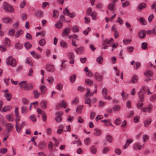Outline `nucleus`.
<instances>
[{
    "mask_svg": "<svg viewBox=\"0 0 156 156\" xmlns=\"http://www.w3.org/2000/svg\"><path fill=\"white\" fill-rule=\"evenodd\" d=\"M73 31L75 32H77L79 31V28L76 25H74L72 28Z\"/></svg>",
    "mask_w": 156,
    "mask_h": 156,
    "instance_id": "nucleus-53",
    "label": "nucleus"
},
{
    "mask_svg": "<svg viewBox=\"0 0 156 156\" xmlns=\"http://www.w3.org/2000/svg\"><path fill=\"white\" fill-rule=\"evenodd\" d=\"M68 56L70 60L69 63L71 64H73L74 62L75 56L72 52H69L68 54Z\"/></svg>",
    "mask_w": 156,
    "mask_h": 156,
    "instance_id": "nucleus-4",
    "label": "nucleus"
},
{
    "mask_svg": "<svg viewBox=\"0 0 156 156\" xmlns=\"http://www.w3.org/2000/svg\"><path fill=\"white\" fill-rule=\"evenodd\" d=\"M5 46L9 47L10 44V41L8 37H6L5 39Z\"/></svg>",
    "mask_w": 156,
    "mask_h": 156,
    "instance_id": "nucleus-28",
    "label": "nucleus"
},
{
    "mask_svg": "<svg viewBox=\"0 0 156 156\" xmlns=\"http://www.w3.org/2000/svg\"><path fill=\"white\" fill-rule=\"evenodd\" d=\"M25 62L26 63L29 64L31 66H33V63L31 62L29 60L28 58H26L25 60Z\"/></svg>",
    "mask_w": 156,
    "mask_h": 156,
    "instance_id": "nucleus-62",
    "label": "nucleus"
},
{
    "mask_svg": "<svg viewBox=\"0 0 156 156\" xmlns=\"http://www.w3.org/2000/svg\"><path fill=\"white\" fill-rule=\"evenodd\" d=\"M34 85L31 83H28L26 85V87H24V90H30L33 88Z\"/></svg>",
    "mask_w": 156,
    "mask_h": 156,
    "instance_id": "nucleus-9",
    "label": "nucleus"
},
{
    "mask_svg": "<svg viewBox=\"0 0 156 156\" xmlns=\"http://www.w3.org/2000/svg\"><path fill=\"white\" fill-rule=\"evenodd\" d=\"M7 64L8 65H10L12 67L16 66V61L14 58H12L11 56L8 57L6 59Z\"/></svg>",
    "mask_w": 156,
    "mask_h": 156,
    "instance_id": "nucleus-1",
    "label": "nucleus"
},
{
    "mask_svg": "<svg viewBox=\"0 0 156 156\" xmlns=\"http://www.w3.org/2000/svg\"><path fill=\"white\" fill-rule=\"evenodd\" d=\"M138 79V77L136 75L133 76L131 79V83H136Z\"/></svg>",
    "mask_w": 156,
    "mask_h": 156,
    "instance_id": "nucleus-23",
    "label": "nucleus"
},
{
    "mask_svg": "<svg viewBox=\"0 0 156 156\" xmlns=\"http://www.w3.org/2000/svg\"><path fill=\"white\" fill-rule=\"evenodd\" d=\"M90 151L93 154H95L97 151L96 146L95 145H93L90 148Z\"/></svg>",
    "mask_w": 156,
    "mask_h": 156,
    "instance_id": "nucleus-25",
    "label": "nucleus"
},
{
    "mask_svg": "<svg viewBox=\"0 0 156 156\" xmlns=\"http://www.w3.org/2000/svg\"><path fill=\"white\" fill-rule=\"evenodd\" d=\"M83 105H80L78 106L76 109V112L77 113H80L82 112V110L83 109Z\"/></svg>",
    "mask_w": 156,
    "mask_h": 156,
    "instance_id": "nucleus-32",
    "label": "nucleus"
},
{
    "mask_svg": "<svg viewBox=\"0 0 156 156\" xmlns=\"http://www.w3.org/2000/svg\"><path fill=\"white\" fill-rule=\"evenodd\" d=\"M139 21L142 24L144 25H145L147 23V21L141 17L139 18Z\"/></svg>",
    "mask_w": 156,
    "mask_h": 156,
    "instance_id": "nucleus-35",
    "label": "nucleus"
},
{
    "mask_svg": "<svg viewBox=\"0 0 156 156\" xmlns=\"http://www.w3.org/2000/svg\"><path fill=\"white\" fill-rule=\"evenodd\" d=\"M12 21V19L9 17H4L2 19V22L5 23H8Z\"/></svg>",
    "mask_w": 156,
    "mask_h": 156,
    "instance_id": "nucleus-15",
    "label": "nucleus"
},
{
    "mask_svg": "<svg viewBox=\"0 0 156 156\" xmlns=\"http://www.w3.org/2000/svg\"><path fill=\"white\" fill-rule=\"evenodd\" d=\"M147 90H148V89H147V87L144 86L141 89L140 91L138 93V94H139L140 93L145 94Z\"/></svg>",
    "mask_w": 156,
    "mask_h": 156,
    "instance_id": "nucleus-18",
    "label": "nucleus"
},
{
    "mask_svg": "<svg viewBox=\"0 0 156 156\" xmlns=\"http://www.w3.org/2000/svg\"><path fill=\"white\" fill-rule=\"evenodd\" d=\"M63 85L61 83H59L57 84L56 87V89L59 91L61 90L63 88Z\"/></svg>",
    "mask_w": 156,
    "mask_h": 156,
    "instance_id": "nucleus-33",
    "label": "nucleus"
},
{
    "mask_svg": "<svg viewBox=\"0 0 156 156\" xmlns=\"http://www.w3.org/2000/svg\"><path fill=\"white\" fill-rule=\"evenodd\" d=\"M101 133V131L99 129L95 128L94 130L93 134L94 135L97 136H100Z\"/></svg>",
    "mask_w": 156,
    "mask_h": 156,
    "instance_id": "nucleus-17",
    "label": "nucleus"
},
{
    "mask_svg": "<svg viewBox=\"0 0 156 156\" xmlns=\"http://www.w3.org/2000/svg\"><path fill=\"white\" fill-rule=\"evenodd\" d=\"M55 119L57 122H59L62 120V119L61 115H56Z\"/></svg>",
    "mask_w": 156,
    "mask_h": 156,
    "instance_id": "nucleus-39",
    "label": "nucleus"
},
{
    "mask_svg": "<svg viewBox=\"0 0 156 156\" xmlns=\"http://www.w3.org/2000/svg\"><path fill=\"white\" fill-rule=\"evenodd\" d=\"M40 104L42 108L43 109H46L47 106V101L44 100H42L40 102Z\"/></svg>",
    "mask_w": 156,
    "mask_h": 156,
    "instance_id": "nucleus-19",
    "label": "nucleus"
},
{
    "mask_svg": "<svg viewBox=\"0 0 156 156\" xmlns=\"http://www.w3.org/2000/svg\"><path fill=\"white\" fill-rule=\"evenodd\" d=\"M46 69L48 72H52L55 70L53 65L50 64H48L46 66Z\"/></svg>",
    "mask_w": 156,
    "mask_h": 156,
    "instance_id": "nucleus-7",
    "label": "nucleus"
},
{
    "mask_svg": "<svg viewBox=\"0 0 156 156\" xmlns=\"http://www.w3.org/2000/svg\"><path fill=\"white\" fill-rule=\"evenodd\" d=\"M5 128L9 132L13 128V125L11 123H7L6 124Z\"/></svg>",
    "mask_w": 156,
    "mask_h": 156,
    "instance_id": "nucleus-14",
    "label": "nucleus"
},
{
    "mask_svg": "<svg viewBox=\"0 0 156 156\" xmlns=\"http://www.w3.org/2000/svg\"><path fill=\"white\" fill-rule=\"evenodd\" d=\"M33 94L34 97L35 98H38L41 94V93L39 92L37 90H34L33 91Z\"/></svg>",
    "mask_w": 156,
    "mask_h": 156,
    "instance_id": "nucleus-21",
    "label": "nucleus"
},
{
    "mask_svg": "<svg viewBox=\"0 0 156 156\" xmlns=\"http://www.w3.org/2000/svg\"><path fill=\"white\" fill-rule=\"evenodd\" d=\"M26 125V123L24 122H23L21 123V125L18 126L19 125H16V131L19 133L20 132L22 129L23 127Z\"/></svg>",
    "mask_w": 156,
    "mask_h": 156,
    "instance_id": "nucleus-5",
    "label": "nucleus"
},
{
    "mask_svg": "<svg viewBox=\"0 0 156 156\" xmlns=\"http://www.w3.org/2000/svg\"><path fill=\"white\" fill-rule=\"evenodd\" d=\"M94 78L96 80L99 81H101L103 79L102 76L98 73H94Z\"/></svg>",
    "mask_w": 156,
    "mask_h": 156,
    "instance_id": "nucleus-6",
    "label": "nucleus"
},
{
    "mask_svg": "<svg viewBox=\"0 0 156 156\" xmlns=\"http://www.w3.org/2000/svg\"><path fill=\"white\" fill-rule=\"evenodd\" d=\"M153 106L151 104H149L148 105L147 107H144L141 108V110L143 112H148L149 113L151 112Z\"/></svg>",
    "mask_w": 156,
    "mask_h": 156,
    "instance_id": "nucleus-3",
    "label": "nucleus"
},
{
    "mask_svg": "<svg viewBox=\"0 0 156 156\" xmlns=\"http://www.w3.org/2000/svg\"><path fill=\"white\" fill-rule=\"evenodd\" d=\"M156 32V30L154 28L151 30H148L147 32V34H154Z\"/></svg>",
    "mask_w": 156,
    "mask_h": 156,
    "instance_id": "nucleus-60",
    "label": "nucleus"
},
{
    "mask_svg": "<svg viewBox=\"0 0 156 156\" xmlns=\"http://www.w3.org/2000/svg\"><path fill=\"white\" fill-rule=\"evenodd\" d=\"M59 105L61 108H66L67 106V104L64 101H61L59 103Z\"/></svg>",
    "mask_w": 156,
    "mask_h": 156,
    "instance_id": "nucleus-26",
    "label": "nucleus"
},
{
    "mask_svg": "<svg viewBox=\"0 0 156 156\" xmlns=\"http://www.w3.org/2000/svg\"><path fill=\"white\" fill-rule=\"evenodd\" d=\"M31 54L33 56L34 58L38 59L41 58V56L40 55L37 53H36L35 51H32L30 52Z\"/></svg>",
    "mask_w": 156,
    "mask_h": 156,
    "instance_id": "nucleus-13",
    "label": "nucleus"
},
{
    "mask_svg": "<svg viewBox=\"0 0 156 156\" xmlns=\"http://www.w3.org/2000/svg\"><path fill=\"white\" fill-rule=\"evenodd\" d=\"M115 5V4L114 3L109 4L108 5V9L111 11H113Z\"/></svg>",
    "mask_w": 156,
    "mask_h": 156,
    "instance_id": "nucleus-29",
    "label": "nucleus"
},
{
    "mask_svg": "<svg viewBox=\"0 0 156 156\" xmlns=\"http://www.w3.org/2000/svg\"><path fill=\"white\" fill-rule=\"evenodd\" d=\"M38 147L41 150L45 149L46 147L45 143L43 142H41L38 144Z\"/></svg>",
    "mask_w": 156,
    "mask_h": 156,
    "instance_id": "nucleus-10",
    "label": "nucleus"
},
{
    "mask_svg": "<svg viewBox=\"0 0 156 156\" xmlns=\"http://www.w3.org/2000/svg\"><path fill=\"white\" fill-rule=\"evenodd\" d=\"M78 37V36L76 34H74L71 35H70L69 37V39H76Z\"/></svg>",
    "mask_w": 156,
    "mask_h": 156,
    "instance_id": "nucleus-61",
    "label": "nucleus"
},
{
    "mask_svg": "<svg viewBox=\"0 0 156 156\" xmlns=\"http://www.w3.org/2000/svg\"><path fill=\"white\" fill-rule=\"evenodd\" d=\"M101 93L102 95L103 96V97L104 98V97H105V96H106L107 94V89H106L105 87L102 90Z\"/></svg>",
    "mask_w": 156,
    "mask_h": 156,
    "instance_id": "nucleus-45",
    "label": "nucleus"
},
{
    "mask_svg": "<svg viewBox=\"0 0 156 156\" xmlns=\"http://www.w3.org/2000/svg\"><path fill=\"white\" fill-rule=\"evenodd\" d=\"M153 72L151 71H147L145 73V75L147 77L151 76L153 75Z\"/></svg>",
    "mask_w": 156,
    "mask_h": 156,
    "instance_id": "nucleus-40",
    "label": "nucleus"
},
{
    "mask_svg": "<svg viewBox=\"0 0 156 156\" xmlns=\"http://www.w3.org/2000/svg\"><path fill=\"white\" fill-rule=\"evenodd\" d=\"M103 61V58L101 56L98 57L96 59L97 62L100 64H101Z\"/></svg>",
    "mask_w": 156,
    "mask_h": 156,
    "instance_id": "nucleus-44",
    "label": "nucleus"
},
{
    "mask_svg": "<svg viewBox=\"0 0 156 156\" xmlns=\"http://www.w3.org/2000/svg\"><path fill=\"white\" fill-rule=\"evenodd\" d=\"M4 9L8 12H14V9L12 6L6 2H5L3 6Z\"/></svg>",
    "mask_w": 156,
    "mask_h": 156,
    "instance_id": "nucleus-2",
    "label": "nucleus"
},
{
    "mask_svg": "<svg viewBox=\"0 0 156 156\" xmlns=\"http://www.w3.org/2000/svg\"><path fill=\"white\" fill-rule=\"evenodd\" d=\"M146 7V4L144 3H143L139 5V9L140 10H142L143 9L145 8Z\"/></svg>",
    "mask_w": 156,
    "mask_h": 156,
    "instance_id": "nucleus-49",
    "label": "nucleus"
},
{
    "mask_svg": "<svg viewBox=\"0 0 156 156\" xmlns=\"http://www.w3.org/2000/svg\"><path fill=\"white\" fill-rule=\"evenodd\" d=\"M27 84V82L26 81H23L19 84V86L20 88L24 90Z\"/></svg>",
    "mask_w": 156,
    "mask_h": 156,
    "instance_id": "nucleus-16",
    "label": "nucleus"
},
{
    "mask_svg": "<svg viewBox=\"0 0 156 156\" xmlns=\"http://www.w3.org/2000/svg\"><path fill=\"white\" fill-rule=\"evenodd\" d=\"M138 35L140 39H143L145 38V31L141 30L140 31L138 32Z\"/></svg>",
    "mask_w": 156,
    "mask_h": 156,
    "instance_id": "nucleus-8",
    "label": "nucleus"
},
{
    "mask_svg": "<svg viewBox=\"0 0 156 156\" xmlns=\"http://www.w3.org/2000/svg\"><path fill=\"white\" fill-rule=\"evenodd\" d=\"M144 94L142 93L141 94H138L139 98L142 102H143L144 101Z\"/></svg>",
    "mask_w": 156,
    "mask_h": 156,
    "instance_id": "nucleus-59",
    "label": "nucleus"
},
{
    "mask_svg": "<svg viewBox=\"0 0 156 156\" xmlns=\"http://www.w3.org/2000/svg\"><path fill=\"white\" fill-rule=\"evenodd\" d=\"M40 90L41 91V94H45L47 91V88L44 85H42L40 87Z\"/></svg>",
    "mask_w": 156,
    "mask_h": 156,
    "instance_id": "nucleus-22",
    "label": "nucleus"
},
{
    "mask_svg": "<svg viewBox=\"0 0 156 156\" xmlns=\"http://www.w3.org/2000/svg\"><path fill=\"white\" fill-rule=\"evenodd\" d=\"M15 32V30L13 29H12L9 31L8 32V34L10 36H12L14 35Z\"/></svg>",
    "mask_w": 156,
    "mask_h": 156,
    "instance_id": "nucleus-47",
    "label": "nucleus"
},
{
    "mask_svg": "<svg viewBox=\"0 0 156 156\" xmlns=\"http://www.w3.org/2000/svg\"><path fill=\"white\" fill-rule=\"evenodd\" d=\"M31 46V44L28 42H26L25 44V47L27 49H28L30 48Z\"/></svg>",
    "mask_w": 156,
    "mask_h": 156,
    "instance_id": "nucleus-56",
    "label": "nucleus"
},
{
    "mask_svg": "<svg viewBox=\"0 0 156 156\" xmlns=\"http://www.w3.org/2000/svg\"><path fill=\"white\" fill-rule=\"evenodd\" d=\"M115 122L116 125H119L121 123V120L120 118H118L115 120Z\"/></svg>",
    "mask_w": 156,
    "mask_h": 156,
    "instance_id": "nucleus-64",
    "label": "nucleus"
},
{
    "mask_svg": "<svg viewBox=\"0 0 156 156\" xmlns=\"http://www.w3.org/2000/svg\"><path fill=\"white\" fill-rule=\"evenodd\" d=\"M4 96L5 98L8 101L10 100L12 97V94L10 93H6L4 94Z\"/></svg>",
    "mask_w": 156,
    "mask_h": 156,
    "instance_id": "nucleus-27",
    "label": "nucleus"
},
{
    "mask_svg": "<svg viewBox=\"0 0 156 156\" xmlns=\"http://www.w3.org/2000/svg\"><path fill=\"white\" fill-rule=\"evenodd\" d=\"M23 33V31L22 30H18L15 34V37H18L20 35L22 34Z\"/></svg>",
    "mask_w": 156,
    "mask_h": 156,
    "instance_id": "nucleus-38",
    "label": "nucleus"
},
{
    "mask_svg": "<svg viewBox=\"0 0 156 156\" xmlns=\"http://www.w3.org/2000/svg\"><path fill=\"white\" fill-rule=\"evenodd\" d=\"M140 63L138 62H136L134 66V68L135 69H137L140 66Z\"/></svg>",
    "mask_w": 156,
    "mask_h": 156,
    "instance_id": "nucleus-50",
    "label": "nucleus"
},
{
    "mask_svg": "<svg viewBox=\"0 0 156 156\" xmlns=\"http://www.w3.org/2000/svg\"><path fill=\"white\" fill-rule=\"evenodd\" d=\"M84 50V48L83 46H81L79 48H77L75 49V51L78 54H81L83 52Z\"/></svg>",
    "mask_w": 156,
    "mask_h": 156,
    "instance_id": "nucleus-11",
    "label": "nucleus"
},
{
    "mask_svg": "<svg viewBox=\"0 0 156 156\" xmlns=\"http://www.w3.org/2000/svg\"><path fill=\"white\" fill-rule=\"evenodd\" d=\"M70 30V28L67 27L63 31L62 36L63 37L67 36L68 35Z\"/></svg>",
    "mask_w": 156,
    "mask_h": 156,
    "instance_id": "nucleus-12",
    "label": "nucleus"
},
{
    "mask_svg": "<svg viewBox=\"0 0 156 156\" xmlns=\"http://www.w3.org/2000/svg\"><path fill=\"white\" fill-rule=\"evenodd\" d=\"M120 106L118 105H115L113 107V110L115 111H118L120 110Z\"/></svg>",
    "mask_w": 156,
    "mask_h": 156,
    "instance_id": "nucleus-54",
    "label": "nucleus"
},
{
    "mask_svg": "<svg viewBox=\"0 0 156 156\" xmlns=\"http://www.w3.org/2000/svg\"><path fill=\"white\" fill-rule=\"evenodd\" d=\"M76 74H74L73 75L71 76L70 77V81L71 83L73 82L76 80Z\"/></svg>",
    "mask_w": 156,
    "mask_h": 156,
    "instance_id": "nucleus-42",
    "label": "nucleus"
},
{
    "mask_svg": "<svg viewBox=\"0 0 156 156\" xmlns=\"http://www.w3.org/2000/svg\"><path fill=\"white\" fill-rule=\"evenodd\" d=\"M6 117V119L9 121H12L13 120V115L12 114L7 115Z\"/></svg>",
    "mask_w": 156,
    "mask_h": 156,
    "instance_id": "nucleus-36",
    "label": "nucleus"
},
{
    "mask_svg": "<svg viewBox=\"0 0 156 156\" xmlns=\"http://www.w3.org/2000/svg\"><path fill=\"white\" fill-rule=\"evenodd\" d=\"M147 44L146 42H143L141 44V48L144 50H146L147 49Z\"/></svg>",
    "mask_w": 156,
    "mask_h": 156,
    "instance_id": "nucleus-46",
    "label": "nucleus"
},
{
    "mask_svg": "<svg viewBox=\"0 0 156 156\" xmlns=\"http://www.w3.org/2000/svg\"><path fill=\"white\" fill-rule=\"evenodd\" d=\"M16 48L17 49H21L23 48V45L22 44L18 43L15 45Z\"/></svg>",
    "mask_w": 156,
    "mask_h": 156,
    "instance_id": "nucleus-52",
    "label": "nucleus"
},
{
    "mask_svg": "<svg viewBox=\"0 0 156 156\" xmlns=\"http://www.w3.org/2000/svg\"><path fill=\"white\" fill-rule=\"evenodd\" d=\"M131 41V40H127L126 39H124L123 40V42L124 44H128L130 43Z\"/></svg>",
    "mask_w": 156,
    "mask_h": 156,
    "instance_id": "nucleus-63",
    "label": "nucleus"
},
{
    "mask_svg": "<svg viewBox=\"0 0 156 156\" xmlns=\"http://www.w3.org/2000/svg\"><path fill=\"white\" fill-rule=\"evenodd\" d=\"M11 108L12 107H10L9 106H6L3 108L2 109V111L3 112H5L6 111L10 110Z\"/></svg>",
    "mask_w": 156,
    "mask_h": 156,
    "instance_id": "nucleus-30",
    "label": "nucleus"
},
{
    "mask_svg": "<svg viewBox=\"0 0 156 156\" xmlns=\"http://www.w3.org/2000/svg\"><path fill=\"white\" fill-rule=\"evenodd\" d=\"M85 103L87 104L89 106H91V104H90L91 100L90 99L88 98H86L85 100Z\"/></svg>",
    "mask_w": 156,
    "mask_h": 156,
    "instance_id": "nucleus-48",
    "label": "nucleus"
},
{
    "mask_svg": "<svg viewBox=\"0 0 156 156\" xmlns=\"http://www.w3.org/2000/svg\"><path fill=\"white\" fill-rule=\"evenodd\" d=\"M132 141L133 140L131 139H127L126 142V143L124 146V148L125 149L126 147H128L129 144L132 143Z\"/></svg>",
    "mask_w": 156,
    "mask_h": 156,
    "instance_id": "nucleus-34",
    "label": "nucleus"
},
{
    "mask_svg": "<svg viewBox=\"0 0 156 156\" xmlns=\"http://www.w3.org/2000/svg\"><path fill=\"white\" fill-rule=\"evenodd\" d=\"M63 26L62 23L59 21L57 22V23L55 25V27L58 28H61Z\"/></svg>",
    "mask_w": 156,
    "mask_h": 156,
    "instance_id": "nucleus-37",
    "label": "nucleus"
},
{
    "mask_svg": "<svg viewBox=\"0 0 156 156\" xmlns=\"http://www.w3.org/2000/svg\"><path fill=\"white\" fill-rule=\"evenodd\" d=\"M61 46L64 48H66L67 46V44L63 41H62L60 42Z\"/></svg>",
    "mask_w": 156,
    "mask_h": 156,
    "instance_id": "nucleus-41",
    "label": "nucleus"
},
{
    "mask_svg": "<svg viewBox=\"0 0 156 156\" xmlns=\"http://www.w3.org/2000/svg\"><path fill=\"white\" fill-rule=\"evenodd\" d=\"M63 13L65 15L68 16V15L69 13V12L67 8H66L63 10Z\"/></svg>",
    "mask_w": 156,
    "mask_h": 156,
    "instance_id": "nucleus-57",
    "label": "nucleus"
},
{
    "mask_svg": "<svg viewBox=\"0 0 156 156\" xmlns=\"http://www.w3.org/2000/svg\"><path fill=\"white\" fill-rule=\"evenodd\" d=\"M85 81L86 83L89 86H92L93 84V82L90 79H86Z\"/></svg>",
    "mask_w": 156,
    "mask_h": 156,
    "instance_id": "nucleus-31",
    "label": "nucleus"
},
{
    "mask_svg": "<svg viewBox=\"0 0 156 156\" xmlns=\"http://www.w3.org/2000/svg\"><path fill=\"white\" fill-rule=\"evenodd\" d=\"M21 112L22 113H23L26 112L27 111V108L26 106H23L21 107Z\"/></svg>",
    "mask_w": 156,
    "mask_h": 156,
    "instance_id": "nucleus-58",
    "label": "nucleus"
},
{
    "mask_svg": "<svg viewBox=\"0 0 156 156\" xmlns=\"http://www.w3.org/2000/svg\"><path fill=\"white\" fill-rule=\"evenodd\" d=\"M151 119L150 118H148L146 119L144 122V125L146 127L148 126L151 123Z\"/></svg>",
    "mask_w": 156,
    "mask_h": 156,
    "instance_id": "nucleus-24",
    "label": "nucleus"
},
{
    "mask_svg": "<svg viewBox=\"0 0 156 156\" xmlns=\"http://www.w3.org/2000/svg\"><path fill=\"white\" fill-rule=\"evenodd\" d=\"M46 43V41L44 39H42L39 41V44L41 46H43Z\"/></svg>",
    "mask_w": 156,
    "mask_h": 156,
    "instance_id": "nucleus-43",
    "label": "nucleus"
},
{
    "mask_svg": "<svg viewBox=\"0 0 156 156\" xmlns=\"http://www.w3.org/2000/svg\"><path fill=\"white\" fill-rule=\"evenodd\" d=\"M106 140L110 143H111L112 140V137L110 135H108L106 136Z\"/></svg>",
    "mask_w": 156,
    "mask_h": 156,
    "instance_id": "nucleus-51",
    "label": "nucleus"
},
{
    "mask_svg": "<svg viewBox=\"0 0 156 156\" xmlns=\"http://www.w3.org/2000/svg\"><path fill=\"white\" fill-rule=\"evenodd\" d=\"M90 16L92 17V19L93 20H96V19L97 13L96 12L94 11L91 13Z\"/></svg>",
    "mask_w": 156,
    "mask_h": 156,
    "instance_id": "nucleus-55",
    "label": "nucleus"
},
{
    "mask_svg": "<svg viewBox=\"0 0 156 156\" xmlns=\"http://www.w3.org/2000/svg\"><path fill=\"white\" fill-rule=\"evenodd\" d=\"M35 15L38 18H41L43 16L42 12L41 11H35Z\"/></svg>",
    "mask_w": 156,
    "mask_h": 156,
    "instance_id": "nucleus-20",
    "label": "nucleus"
}]
</instances>
